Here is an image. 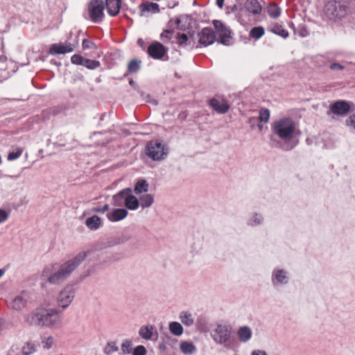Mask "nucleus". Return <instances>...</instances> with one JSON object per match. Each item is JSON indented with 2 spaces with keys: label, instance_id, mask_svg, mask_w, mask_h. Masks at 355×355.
I'll list each match as a JSON object with an SVG mask.
<instances>
[{
  "label": "nucleus",
  "instance_id": "20",
  "mask_svg": "<svg viewBox=\"0 0 355 355\" xmlns=\"http://www.w3.org/2000/svg\"><path fill=\"white\" fill-rule=\"evenodd\" d=\"M124 205L130 210H136L140 205L139 200L132 195V191L130 188L128 189Z\"/></svg>",
  "mask_w": 355,
  "mask_h": 355
},
{
  "label": "nucleus",
  "instance_id": "53",
  "mask_svg": "<svg viewBox=\"0 0 355 355\" xmlns=\"http://www.w3.org/2000/svg\"><path fill=\"white\" fill-rule=\"evenodd\" d=\"M108 209H109V205H105L102 208H96V209H94V211H96V212L105 213Z\"/></svg>",
  "mask_w": 355,
  "mask_h": 355
},
{
  "label": "nucleus",
  "instance_id": "3",
  "mask_svg": "<svg viewBox=\"0 0 355 355\" xmlns=\"http://www.w3.org/2000/svg\"><path fill=\"white\" fill-rule=\"evenodd\" d=\"M324 12L329 19L336 21L344 17L347 15V7L340 1L331 0L326 3Z\"/></svg>",
  "mask_w": 355,
  "mask_h": 355
},
{
  "label": "nucleus",
  "instance_id": "31",
  "mask_svg": "<svg viewBox=\"0 0 355 355\" xmlns=\"http://www.w3.org/2000/svg\"><path fill=\"white\" fill-rule=\"evenodd\" d=\"M148 191V184L145 180H139L135 184L134 191L136 194H141Z\"/></svg>",
  "mask_w": 355,
  "mask_h": 355
},
{
  "label": "nucleus",
  "instance_id": "23",
  "mask_svg": "<svg viewBox=\"0 0 355 355\" xmlns=\"http://www.w3.org/2000/svg\"><path fill=\"white\" fill-rule=\"evenodd\" d=\"M155 327L153 325L141 326L139 330V335L144 340H150L153 338Z\"/></svg>",
  "mask_w": 355,
  "mask_h": 355
},
{
  "label": "nucleus",
  "instance_id": "42",
  "mask_svg": "<svg viewBox=\"0 0 355 355\" xmlns=\"http://www.w3.org/2000/svg\"><path fill=\"white\" fill-rule=\"evenodd\" d=\"M270 118V111L268 109H261L259 112V119L261 121L266 123Z\"/></svg>",
  "mask_w": 355,
  "mask_h": 355
},
{
  "label": "nucleus",
  "instance_id": "45",
  "mask_svg": "<svg viewBox=\"0 0 355 355\" xmlns=\"http://www.w3.org/2000/svg\"><path fill=\"white\" fill-rule=\"evenodd\" d=\"M173 31L166 30L161 33L160 37L164 42L166 43L169 42V40L171 39V35H173Z\"/></svg>",
  "mask_w": 355,
  "mask_h": 355
},
{
  "label": "nucleus",
  "instance_id": "22",
  "mask_svg": "<svg viewBox=\"0 0 355 355\" xmlns=\"http://www.w3.org/2000/svg\"><path fill=\"white\" fill-rule=\"evenodd\" d=\"M245 8L254 15L260 14L262 7L258 0H247L245 3Z\"/></svg>",
  "mask_w": 355,
  "mask_h": 355
},
{
  "label": "nucleus",
  "instance_id": "33",
  "mask_svg": "<svg viewBox=\"0 0 355 355\" xmlns=\"http://www.w3.org/2000/svg\"><path fill=\"white\" fill-rule=\"evenodd\" d=\"M54 343V338L52 336H42L41 338V345L44 349H51Z\"/></svg>",
  "mask_w": 355,
  "mask_h": 355
},
{
  "label": "nucleus",
  "instance_id": "38",
  "mask_svg": "<svg viewBox=\"0 0 355 355\" xmlns=\"http://www.w3.org/2000/svg\"><path fill=\"white\" fill-rule=\"evenodd\" d=\"M141 62L137 60H131L128 66V71L130 73H135L140 69Z\"/></svg>",
  "mask_w": 355,
  "mask_h": 355
},
{
  "label": "nucleus",
  "instance_id": "12",
  "mask_svg": "<svg viewBox=\"0 0 355 355\" xmlns=\"http://www.w3.org/2000/svg\"><path fill=\"white\" fill-rule=\"evenodd\" d=\"M167 49L158 42L152 43L148 48L149 55L155 60L162 59Z\"/></svg>",
  "mask_w": 355,
  "mask_h": 355
},
{
  "label": "nucleus",
  "instance_id": "36",
  "mask_svg": "<svg viewBox=\"0 0 355 355\" xmlns=\"http://www.w3.org/2000/svg\"><path fill=\"white\" fill-rule=\"evenodd\" d=\"M101 63L98 60H90L87 58H85L83 66L89 69H95L99 67Z\"/></svg>",
  "mask_w": 355,
  "mask_h": 355
},
{
  "label": "nucleus",
  "instance_id": "30",
  "mask_svg": "<svg viewBox=\"0 0 355 355\" xmlns=\"http://www.w3.org/2000/svg\"><path fill=\"white\" fill-rule=\"evenodd\" d=\"M168 329L172 334L176 336H180L184 332L183 327L178 322H170Z\"/></svg>",
  "mask_w": 355,
  "mask_h": 355
},
{
  "label": "nucleus",
  "instance_id": "5",
  "mask_svg": "<svg viewBox=\"0 0 355 355\" xmlns=\"http://www.w3.org/2000/svg\"><path fill=\"white\" fill-rule=\"evenodd\" d=\"M104 9L103 0H91L88 6L91 20L95 23L101 21L104 17Z\"/></svg>",
  "mask_w": 355,
  "mask_h": 355
},
{
  "label": "nucleus",
  "instance_id": "39",
  "mask_svg": "<svg viewBox=\"0 0 355 355\" xmlns=\"http://www.w3.org/2000/svg\"><path fill=\"white\" fill-rule=\"evenodd\" d=\"M35 351V346L31 342L26 343L22 347V353L24 355H30Z\"/></svg>",
  "mask_w": 355,
  "mask_h": 355
},
{
  "label": "nucleus",
  "instance_id": "52",
  "mask_svg": "<svg viewBox=\"0 0 355 355\" xmlns=\"http://www.w3.org/2000/svg\"><path fill=\"white\" fill-rule=\"evenodd\" d=\"M178 44L180 45H183V44H186V42L188 40V37L185 33H182L178 37Z\"/></svg>",
  "mask_w": 355,
  "mask_h": 355
},
{
  "label": "nucleus",
  "instance_id": "13",
  "mask_svg": "<svg viewBox=\"0 0 355 355\" xmlns=\"http://www.w3.org/2000/svg\"><path fill=\"white\" fill-rule=\"evenodd\" d=\"M28 295L26 292H22L16 295L10 302V306L15 311H21L24 309L28 301Z\"/></svg>",
  "mask_w": 355,
  "mask_h": 355
},
{
  "label": "nucleus",
  "instance_id": "7",
  "mask_svg": "<svg viewBox=\"0 0 355 355\" xmlns=\"http://www.w3.org/2000/svg\"><path fill=\"white\" fill-rule=\"evenodd\" d=\"M42 325L46 327H55L60 323L58 312L55 309H43Z\"/></svg>",
  "mask_w": 355,
  "mask_h": 355
},
{
  "label": "nucleus",
  "instance_id": "50",
  "mask_svg": "<svg viewBox=\"0 0 355 355\" xmlns=\"http://www.w3.org/2000/svg\"><path fill=\"white\" fill-rule=\"evenodd\" d=\"M329 69L332 71H342L345 69V67L341 64L334 62L330 64Z\"/></svg>",
  "mask_w": 355,
  "mask_h": 355
},
{
  "label": "nucleus",
  "instance_id": "37",
  "mask_svg": "<svg viewBox=\"0 0 355 355\" xmlns=\"http://www.w3.org/2000/svg\"><path fill=\"white\" fill-rule=\"evenodd\" d=\"M268 15L272 18H277L280 15V8L277 4H271L268 8Z\"/></svg>",
  "mask_w": 355,
  "mask_h": 355
},
{
  "label": "nucleus",
  "instance_id": "4",
  "mask_svg": "<svg viewBox=\"0 0 355 355\" xmlns=\"http://www.w3.org/2000/svg\"><path fill=\"white\" fill-rule=\"evenodd\" d=\"M146 154L153 161H162L168 154V148L162 142L150 141L146 146Z\"/></svg>",
  "mask_w": 355,
  "mask_h": 355
},
{
  "label": "nucleus",
  "instance_id": "56",
  "mask_svg": "<svg viewBox=\"0 0 355 355\" xmlns=\"http://www.w3.org/2000/svg\"><path fill=\"white\" fill-rule=\"evenodd\" d=\"M216 5L220 8H223L224 5V0H216Z\"/></svg>",
  "mask_w": 355,
  "mask_h": 355
},
{
  "label": "nucleus",
  "instance_id": "17",
  "mask_svg": "<svg viewBox=\"0 0 355 355\" xmlns=\"http://www.w3.org/2000/svg\"><path fill=\"white\" fill-rule=\"evenodd\" d=\"M139 10L141 16H146L148 13H158L159 12V6L156 3L146 1L139 6Z\"/></svg>",
  "mask_w": 355,
  "mask_h": 355
},
{
  "label": "nucleus",
  "instance_id": "40",
  "mask_svg": "<svg viewBox=\"0 0 355 355\" xmlns=\"http://www.w3.org/2000/svg\"><path fill=\"white\" fill-rule=\"evenodd\" d=\"M263 217L261 215L258 214H254L251 219L249 220L248 224L252 226L259 225L263 221Z\"/></svg>",
  "mask_w": 355,
  "mask_h": 355
},
{
  "label": "nucleus",
  "instance_id": "59",
  "mask_svg": "<svg viewBox=\"0 0 355 355\" xmlns=\"http://www.w3.org/2000/svg\"><path fill=\"white\" fill-rule=\"evenodd\" d=\"M137 43H138L139 45H142V44H143V43H144V41H143V40H142V39H139V40H137Z\"/></svg>",
  "mask_w": 355,
  "mask_h": 355
},
{
  "label": "nucleus",
  "instance_id": "28",
  "mask_svg": "<svg viewBox=\"0 0 355 355\" xmlns=\"http://www.w3.org/2000/svg\"><path fill=\"white\" fill-rule=\"evenodd\" d=\"M270 31L283 38L288 37V32L283 28L282 25L277 23L272 24L270 26Z\"/></svg>",
  "mask_w": 355,
  "mask_h": 355
},
{
  "label": "nucleus",
  "instance_id": "19",
  "mask_svg": "<svg viewBox=\"0 0 355 355\" xmlns=\"http://www.w3.org/2000/svg\"><path fill=\"white\" fill-rule=\"evenodd\" d=\"M128 214V212L125 209L119 208L107 213V218L111 222H118L126 218Z\"/></svg>",
  "mask_w": 355,
  "mask_h": 355
},
{
  "label": "nucleus",
  "instance_id": "6",
  "mask_svg": "<svg viewBox=\"0 0 355 355\" xmlns=\"http://www.w3.org/2000/svg\"><path fill=\"white\" fill-rule=\"evenodd\" d=\"M232 327L227 324H218L211 333L213 340L218 344H225L230 338Z\"/></svg>",
  "mask_w": 355,
  "mask_h": 355
},
{
  "label": "nucleus",
  "instance_id": "57",
  "mask_svg": "<svg viewBox=\"0 0 355 355\" xmlns=\"http://www.w3.org/2000/svg\"><path fill=\"white\" fill-rule=\"evenodd\" d=\"M159 349H161V350H162V351H165V350L166 349V347L165 344H164V343H160V344L159 345Z\"/></svg>",
  "mask_w": 355,
  "mask_h": 355
},
{
  "label": "nucleus",
  "instance_id": "25",
  "mask_svg": "<svg viewBox=\"0 0 355 355\" xmlns=\"http://www.w3.org/2000/svg\"><path fill=\"white\" fill-rule=\"evenodd\" d=\"M107 12L112 15H116L120 10V0H106Z\"/></svg>",
  "mask_w": 355,
  "mask_h": 355
},
{
  "label": "nucleus",
  "instance_id": "48",
  "mask_svg": "<svg viewBox=\"0 0 355 355\" xmlns=\"http://www.w3.org/2000/svg\"><path fill=\"white\" fill-rule=\"evenodd\" d=\"M146 349L144 346L139 345L136 347L133 352V355H146Z\"/></svg>",
  "mask_w": 355,
  "mask_h": 355
},
{
  "label": "nucleus",
  "instance_id": "60",
  "mask_svg": "<svg viewBox=\"0 0 355 355\" xmlns=\"http://www.w3.org/2000/svg\"><path fill=\"white\" fill-rule=\"evenodd\" d=\"M129 84H130L131 86H134V85H135V82H134V80H130L129 81Z\"/></svg>",
  "mask_w": 355,
  "mask_h": 355
},
{
  "label": "nucleus",
  "instance_id": "21",
  "mask_svg": "<svg viewBox=\"0 0 355 355\" xmlns=\"http://www.w3.org/2000/svg\"><path fill=\"white\" fill-rule=\"evenodd\" d=\"M85 225L91 230H97L103 225V223L101 218L95 215L87 218Z\"/></svg>",
  "mask_w": 355,
  "mask_h": 355
},
{
  "label": "nucleus",
  "instance_id": "18",
  "mask_svg": "<svg viewBox=\"0 0 355 355\" xmlns=\"http://www.w3.org/2000/svg\"><path fill=\"white\" fill-rule=\"evenodd\" d=\"M209 104L211 107L220 114L226 113L230 108V105L225 100H218L213 98L210 100Z\"/></svg>",
  "mask_w": 355,
  "mask_h": 355
},
{
  "label": "nucleus",
  "instance_id": "32",
  "mask_svg": "<svg viewBox=\"0 0 355 355\" xmlns=\"http://www.w3.org/2000/svg\"><path fill=\"white\" fill-rule=\"evenodd\" d=\"M181 322L186 326L190 327L194 322V319L192 314L189 312H181L179 316Z\"/></svg>",
  "mask_w": 355,
  "mask_h": 355
},
{
  "label": "nucleus",
  "instance_id": "29",
  "mask_svg": "<svg viewBox=\"0 0 355 355\" xmlns=\"http://www.w3.org/2000/svg\"><path fill=\"white\" fill-rule=\"evenodd\" d=\"M139 204L141 207L144 208L150 207L154 202V196L152 194L147 193L139 198Z\"/></svg>",
  "mask_w": 355,
  "mask_h": 355
},
{
  "label": "nucleus",
  "instance_id": "1",
  "mask_svg": "<svg viewBox=\"0 0 355 355\" xmlns=\"http://www.w3.org/2000/svg\"><path fill=\"white\" fill-rule=\"evenodd\" d=\"M89 250L82 251L73 258L62 263H53L46 266L42 272V279L53 285H60L64 282L86 259Z\"/></svg>",
  "mask_w": 355,
  "mask_h": 355
},
{
  "label": "nucleus",
  "instance_id": "11",
  "mask_svg": "<svg viewBox=\"0 0 355 355\" xmlns=\"http://www.w3.org/2000/svg\"><path fill=\"white\" fill-rule=\"evenodd\" d=\"M76 44L77 43L71 44L69 42L53 44L50 47L49 52L52 55L71 53L74 50Z\"/></svg>",
  "mask_w": 355,
  "mask_h": 355
},
{
  "label": "nucleus",
  "instance_id": "27",
  "mask_svg": "<svg viewBox=\"0 0 355 355\" xmlns=\"http://www.w3.org/2000/svg\"><path fill=\"white\" fill-rule=\"evenodd\" d=\"M180 349L184 355H191L196 351V346L191 342L187 340L180 343Z\"/></svg>",
  "mask_w": 355,
  "mask_h": 355
},
{
  "label": "nucleus",
  "instance_id": "34",
  "mask_svg": "<svg viewBox=\"0 0 355 355\" xmlns=\"http://www.w3.org/2000/svg\"><path fill=\"white\" fill-rule=\"evenodd\" d=\"M265 33V30L262 26H256L252 28L250 31V36L254 39L258 40L261 38Z\"/></svg>",
  "mask_w": 355,
  "mask_h": 355
},
{
  "label": "nucleus",
  "instance_id": "58",
  "mask_svg": "<svg viewBox=\"0 0 355 355\" xmlns=\"http://www.w3.org/2000/svg\"><path fill=\"white\" fill-rule=\"evenodd\" d=\"M6 270L0 268V278L5 274Z\"/></svg>",
  "mask_w": 355,
  "mask_h": 355
},
{
  "label": "nucleus",
  "instance_id": "51",
  "mask_svg": "<svg viewBox=\"0 0 355 355\" xmlns=\"http://www.w3.org/2000/svg\"><path fill=\"white\" fill-rule=\"evenodd\" d=\"M8 218V213L3 209H0V224L6 221Z\"/></svg>",
  "mask_w": 355,
  "mask_h": 355
},
{
  "label": "nucleus",
  "instance_id": "46",
  "mask_svg": "<svg viewBox=\"0 0 355 355\" xmlns=\"http://www.w3.org/2000/svg\"><path fill=\"white\" fill-rule=\"evenodd\" d=\"M22 154V150L18 149L16 151L11 152L8 155V159L12 161L19 157Z\"/></svg>",
  "mask_w": 355,
  "mask_h": 355
},
{
  "label": "nucleus",
  "instance_id": "16",
  "mask_svg": "<svg viewBox=\"0 0 355 355\" xmlns=\"http://www.w3.org/2000/svg\"><path fill=\"white\" fill-rule=\"evenodd\" d=\"M288 282L286 271L283 269H275L272 274V282L274 285L286 284Z\"/></svg>",
  "mask_w": 355,
  "mask_h": 355
},
{
  "label": "nucleus",
  "instance_id": "49",
  "mask_svg": "<svg viewBox=\"0 0 355 355\" xmlns=\"http://www.w3.org/2000/svg\"><path fill=\"white\" fill-rule=\"evenodd\" d=\"M345 123L347 126L355 130V114L349 116L346 120Z\"/></svg>",
  "mask_w": 355,
  "mask_h": 355
},
{
  "label": "nucleus",
  "instance_id": "10",
  "mask_svg": "<svg viewBox=\"0 0 355 355\" xmlns=\"http://www.w3.org/2000/svg\"><path fill=\"white\" fill-rule=\"evenodd\" d=\"M42 312L43 309H36L24 315V321L31 326H41L43 317Z\"/></svg>",
  "mask_w": 355,
  "mask_h": 355
},
{
  "label": "nucleus",
  "instance_id": "44",
  "mask_svg": "<svg viewBox=\"0 0 355 355\" xmlns=\"http://www.w3.org/2000/svg\"><path fill=\"white\" fill-rule=\"evenodd\" d=\"M132 348V342L130 340H125L121 345V349L125 354H130Z\"/></svg>",
  "mask_w": 355,
  "mask_h": 355
},
{
  "label": "nucleus",
  "instance_id": "47",
  "mask_svg": "<svg viewBox=\"0 0 355 355\" xmlns=\"http://www.w3.org/2000/svg\"><path fill=\"white\" fill-rule=\"evenodd\" d=\"M83 49H96V44L87 39H84L83 40Z\"/></svg>",
  "mask_w": 355,
  "mask_h": 355
},
{
  "label": "nucleus",
  "instance_id": "8",
  "mask_svg": "<svg viewBox=\"0 0 355 355\" xmlns=\"http://www.w3.org/2000/svg\"><path fill=\"white\" fill-rule=\"evenodd\" d=\"M74 296L75 291L71 287H64L57 297L58 305L62 309L67 308L73 302Z\"/></svg>",
  "mask_w": 355,
  "mask_h": 355
},
{
  "label": "nucleus",
  "instance_id": "41",
  "mask_svg": "<svg viewBox=\"0 0 355 355\" xmlns=\"http://www.w3.org/2000/svg\"><path fill=\"white\" fill-rule=\"evenodd\" d=\"M294 33L302 37H306L309 33L308 29L304 25H300L297 29H294Z\"/></svg>",
  "mask_w": 355,
  "mask_h": 355
},
{
  "label": "nucleus",
  "instance_id": "24",
  "mask_svg": "<svg viewBox=\"0 0 355 355\" xmlns=\"http://www.w3.org/2000/svg\"><path fill=\"white\" fill-rule=\"evenodd\" d=\"M252 332L250 327L243 326L237 331V336L239 340L242 343L248 342L252 337Z\"/></svg>",
  "mask_w": 355,
  "mask_h": 355
},
{
  "label": "nucleus",
  "instance_id": "15",
  "mask_svg": "<svg viewBox=\"0 0 355 355\" xmlns=\"http://www.w3.org/2000/svg\"><path fill=\"white\" fill-rule=\"evenodd\" d=\"M332 113L338 115H345L350 110V105L345 101H338L331 105Z\"/></svg>",
  "mask_w": 355,
  "mask_h": 355
},
{
  "label": "nucleus",
  "instance_id": "54",
  "mask_svg": "<svg viewBox=\"0 0 355 355\" xmlns=\"http://www.w3.org/2000/svg\"><path fill=\"white\" fill-rule=\"evenodd\" d=\"M252 355H268L263 350H254L252 352Z\"/></svg>",
  "mask_w": 355,
  "mask_h": 355
},
{
  "label": "nucleus",
  "instance_id": "14",
  "mask_svg": "<svg viewBox=\"0 0 355 355\" xmlns=\"http://www.w3.org/2000/svg\"><path fill=\"white\" fill-rule=\"evenodd\" d=\"M215 35L210 28H205L198 34V42L201 44L207 46L214 43Z\"/></svg>",
  "mask_w": 355,
  "mask_h": 355
},
{
  "label": "nucleus",
  "instance_id": "55",
  "mask_svg": "<svg viewBox=\"0 0 355 355\" xmlns=\"http://www.w3.org/2000/svg\"><path fill=\"white\" fill-rule=\"evenodd\" d=\"M295 146V144L291 145V144H286L284 145V147L283 148V149L286 150H290L293 149Z\"/></svg>",
  "mask_w": 355,
  "mask_h": 355
},
{
  "label": "nucleus",
  "instance_id": "43",
  "mask_svg": "<svg viewBox=\"0 0 355 355\" xmlns=\"http://www.w3.org/2000/svg\"><path fill=\"white\" fill-rule=\"evenodd\" d=\"M85 58L79 55V54H74L71 58V62L73 64L76 65H82L83 64Z\"/></svg>",
  "mask_w": 355,
  "mask_h": 355
},
{
  "label": "nucleus",
  "instance_id": "61",
  "mask_svg": "<svg viewBox=\"0 0 355 355\" xmlns=\"http://www.w3.org/2000/svg\"><path fill=\"white\" fill-rule=\"evenodd\" d=\"M91 275V272H88L87 274L84 275V277H87Z\"/></svg>",
  "mask_w": 355,
  "mask_h": 355
},
{
  "label": "nucleus",
  "instance_id": "35",
  "mask_svg": "<svg viewBox=\"0 0 355 355\" xmlns=\"http://www.w3.org/2000/svg\"><path fill=\"white\" fill-rule=\"evenodd\" d=\"M119 348L116 345V343L114 341H110L106 344L103 349V352L107 355H110L117 352Z\"/></svg>",
  "mask_w": 355,
  "mask_h": 355
},
{
  "label": "nucleus",
  "instance_id": "26",
  "mask_svg": "<svg viewBox=\"0 0 355 355\" xmlns=\"http://www.w3.org/2000/svg\"><path fill=\"white\" fill-rule=\"evenodd\" d=\"M129 188H125L118 192L112 197L113 205L116 207L122 206L125 202Z\"/></svg>",
  "mask_w": 355,
  "mask_h": 355
},
{
  "label": "nucleus",
  "instance_id": "2",
  "mask_svg": "<svg viewBox=\"0 0 355 355\" xmlns=\"http://www.w3.org/2000/svg\"><path fill=\"white\" fill-rule=\"evenodd\" d=\"M271 128L273 133L286 143L294 137L297 130L295 123L289 118H282L275 121L272 124Z\"/></svg>",
  "mask_w": 355,
  "mask_h": 355
},
{
  "label": "nucleus",
  "instance_id": "9",
  "mask_svg": "<svg viewBox=\"0 0 355 355\" xmlns=\"http://www.w3.org/2000/svg\"><path fill=\"white\" fill-rule=\"evenodd\" d=\"M213 24L218 37V41L224 45H229L231 39V33L229 28L218 20H214Z\"/></svg>",
  "mask_w": 355,
  "mask_h": 355
}]
</instances>
